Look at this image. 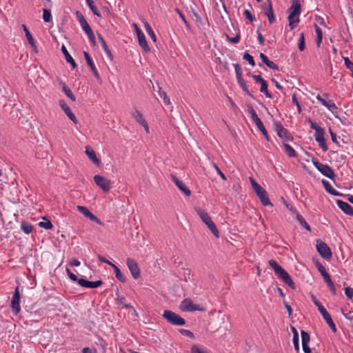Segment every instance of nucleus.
I'll use <instances>...</instances> for the list:
<instances>
[{
    "mask_svg": "<svg viewBox=\"0 0 353 353\" xmlns=\"http://www.w3.org/2000/svg\"><path fill=\"white\" fill-rule=\"evenodd\" d=\"M269 265L273 268L276 276L281 279L290 288L294 289L295 285L290 274L273 259L268 261Z\"/></svg>",
    "mask_w": 353,
    "mask_h": 353,
    "instance_id": "f257e3e1",
    "label": "nucleus"
},
{
    "mask_svg": "<svg viewBox=\"0 0 353 353\" xmlns=\"http://www.w3.org/2000/svg\"><path fill=\"white\" fill-rule=\"evenodd\" d=\"M247 108H248V112L251 115L252 121L256 124V125L257 126L258 129L261 132L263 135L265 137V139L268 141H270V137L268 136V132L265 130V127H264L261 120L258 117L256 111L254 110L252 105H250V104H248L247 105Z\"/></svg>",
    "mask_w": 353,
    "mask_h": 353,
    "instance_id": "f03ea898",
    "label": "nucleus"
},
{
    "mask_svg": "<svg viewBox=\"0 0 353 353\" xmlns=\"http://www.w3.org/2000/svg\"><path fill=\"white\" fill-rule=\"evenodd\" d=\"M162 316L171 325H184L185 324L184 319L171 310H164Z\"/></svg>",
    "mask_w": 353,
    "mask_h": 353,
    "instance_id": "7ed1b4c3",
    "label": "nucleus"
},
{
    "mask_svg": "<svg viewBox=\"0 0 353 353\" xmlns=\"http://www.w3.org/2000/svg\"><path fill=\"white\" fill-rule=\"evenodd\" d=\"M233 66L235 70L236 80L239 86L248 95L254 98V96L249 91L246 83L243 79V72L241 65L238 63H234Z\"/></svg>",
    "mask_w": 353,
    "mask_h": 353,
    "instance_id": "20e7f679",
    "label": "nucleus"
},
{
    "mask_svg": "<svg viewBox=\"0 0 353 353\" xmlns=\"http://www.w3.org/2000/svg\"><path fill=\"white\" fill-rule=\"evenodd\" d=\"M313 165L314 167L325 176L334 179L335 174L334 170L327 165L323 164L316 159L312 160Z\"/></svg>",
    "mask_w": 353,
    "mask_h": 353,
    "instance_id": "39448f33",
    "label": "nucleus"
},
{
    "mask_svg": "<svg viewBox=\"0 0 353 353\" xmlns=\"http://www.w3.org/2000/svg\"><path fill=\"white\" fill-rule=\"evenodd\" d=\"M274 127L278 137L283 141H289L293 139L288 130L283 128L280 122L275 121L274 123Z\"/></svg>",
    "mask_w": 353,
    "mask_h": 353,
    "instance_id": "423d86ee",
    "label": "nucleus"
},
{
    "mask_svg": "<svg viewBox=\"0 0 353 353\" xmlns=\"http://www.w3.org/2000/svg\"><path fill=\"white\" fill-rule=\"evenodd\" d=\"M180 309L183 312L203 311L204 308L200 305L194 304L190 299H185L181 301Z\"/></svg>",
    "mask_w": 353,
    "mask_h": 353,
    "instance_id": "0eeeda50",
    "label": "nucleus"
},
{
    "mask_svg": "<svg viewBox=\"0 0 353 353\" xmlns=\"http://www.w3.org/2000/svg\"><path fill=\"white\" fill-rule=\"evenodd\" d=\"M316 250L323 259L329 260L332 258V254L330 248L321 240L316 241Z\"/></svg>",
    "mask_w": 353,
    "mask_h": 353,
    "instance_id": "6e6552de",
    "label": "nucleus"
},
{
    "mask_svg": "<svg viewBox=\"0 0 353 353\" xmlns=\"http://www.w3.org/2000/svg\"><path fill=\"white\" fill-rule=\"evenodd\" d=\"M262 9L264 14L268 17L270 24H272L276 21V17L272 8L271 0H265L262 5Z\"/></svg>",
    "mask_w": 353,
    "mask_h": 353,
    "instance_id": "1a4fd4ad",
    "label": "nucleus"
},
{
    "mask_svg": "<svg viewBox=\"0 0 353 353\" xmlns=\"http://www.w3.org/2000/svg\"><path fill=\"white\" fill-rule=\"evenodd\" d=\"M132 26L137 33L139 46L145 52H150V48L149 47V46L148 44L145 37L144 34L142 32L141 30L138 27V26L135 23H134L132 24Z\"/></svg>",
    "mask_w": 353,
    "mask_h": 353,
    "instance_id": "9d476101",
    "label": "nucleus"
},
{
    "mask_svg": "<svg viewBox=\"0 0 353 353\" xmlns=\"http://www.w3.org/2000/svg\"><path fill=\"white\" fill-rule=\"evenodd\" d=\"M12 311L14 314H17L20 310V293L19 288L17 286L14 292L12 301H11Z\"/></svg>",
    "mask_w": 353,
    "mask_h": 353,
    "instance_id": "9b49d317",
    "label": "nucleus"
},
{
    "mask_svg": "<svg viewBox=\"0 0 353 353\" xmlns=\"http://www.w3.org/2000/svg\"><path fill=\"white\" fill-rule=\"evenodd\" d=\"M94 181L97 185L100 187L103 192H108L111 189L110 181L100 175H95Z\"/></svg>",
    "mask_w": 353,
    "mask_h": 353,
    "instance_id": "f8f14e48",
    "label": "nucleus"
},
{
    "mask_svg": "<svg viewBox=\"0 0 353 353\" xmlns=\"http://www.w3.org/2000/svg\"><path fill=\"white\" fill-rule=\"evenodd\" d=\"M127 266L130 271L132 277L137 279L140 277V269L137 261L131 258H128L126 260Z\"/></svg>",
    "mask_w": 353,
    "mask_h": 353,
    "instance_id": "ddd939ff",
    "label": "nucleus"
},
{
    "mask_svg": "<svg viewBox=\"0 0 353 353\" xmlns=\"http://www.w3.org/2000/svg\"><path fill=\"white\" fill-rule=\"evenodd\" d=\"M288 19L299 18L301 12V3L299 0H292V5L289 8Z\"/></svg>",
    "mask_w": 353,
    "mask_h": 353,
    "instance_id": "4468645a",
    "label": "nucleus"
},
{
    "mask_svg": "<svg viewBox=\"0 0 353 353\" xmlns=\"http://www.w3.org/2000/svg\"><path fill=\"white\" fill-rule=\"evenodd\" d=\"M171 179L177 186V188L183 192L185 195L189 196L191 194L190 190L185 185V183L179 180L175 175L171 174Z\"/></svg>",
    "mask_w": 353,
    "mask_h": 353,
    "instance_id": "2eb2a0df",
    "label": "nucleus"
},
{
    "mask_svg": "<svg viewBox=\"0 0 353 353\" xmlns=\"http://www.w3.org/2000/svg\"><path fill=\"white\" fill-rule=\"evenodd\" d=\"M59 106L61 108L65 114L68 116V117L74 123H77V119L75 115L72 113L69 106L67 105L64 100H60L59 101Z\"/></svg>",
    "mask_w": 353,
    "mask_h": 353,
    "instance_id": "dca6fc26",
    "label": "nucleus"
},
{
    "mask_svg": "<svg viewBox=\"0 0 353 353\" xmlns=\"http://www.w3.org/2000/svg\"><path fill=\"white\" fill-rule=\"evenodd\" d=\"M301 335L302 340V347L304 353H311V349L309 347V343L310 341V334L307 332L301 330Z\"/></svg>",
    "mask_w": 353,
    "mask_h": 353,
    "instance_id": "f3484780",
    "label": "nucleus"
},
{
    "mask_svg": "<svg viewBox=\"0 0 353 353\" xmlns=\"http://www.w3.org/2000/svg\"><path fill=\"white\" fill-rule=\"evenodd\" d=\"M255 193L256 194L261 203L264 206H272V203L270 201V199L268 198V193L263 188H261L259 190H257Z\"/></svg>",
    "mask_w": 353,
    "mask_h": 353,
    "instance_id": "a211bd4d",
    "label": "nucleus"
},
{
    "mask_svg": "<svg viewBox=\"0 0 353 353\" xmlns=\"http://www.w3.org/2000/svg\"><path fill=\"white\" fill-rule=\"evenodd\" d=\"M85 152L86 155L88 157L89 159L97 166H99L101 165V161L97 158L96 152L92 148L91 146L87 145L85 146Z\"/></svg>",
    "mask_w": 353,
    "mask_h": 353,
    "instance_id": "6ab92c4d",
    "label": "nucleus"
},
{
    "mask_svg": "<svg viewBox=\"0 0 353 353\" xmlns=\"http://www.w3.org/2000/svg\"><path fill=\"white\" fill-rule=\"evenodd\" d=\"M324 134H325V132L323 130L319 132L315 133L314 137H315V140L316 142L319 143L320 148L323 150V152H326L328 148L326 145L325 139L324 138Z\"/></svg>",
    "mask_w": 353,
    "mask_h": 353,
    "instance_id": "aec40b11",
    "label": "nucleus"
},
{
    "mask_svg": "<svg viewBox=\"0 0 353 353\" xmlns=\"http://www.w3.org/2000/svg\"><path fill=\"white\" fill-rule=\"evenodd\" d=\"M338 207L346 214L353 216V208L347 202L341 200H337Z\"/></svg>",
    "mask_w": 353,
    "mask_h": 353,
    "instance_id": "412c9836",
    "label": "nucleus"
},
{
    "mask_svg": "<svg viewBox=\"0 0 353 353\" xmlns=\"http://www.w3.org/2000/svg\"><path fill=\"white\" fill-rule=\"evenodd\" d=\"M81 26L82 29L84 30V32H85V34L88 35L90 41L92 43V44L95 46V44H96L95 37H94V32H93L92 28H90V26H89L88 22L86 21L85 23H83L82 24H81Z\"/></svg>",
    "mask_w": 353,
    "mask_h": 353,
    "instance_id": "4be33fe9",
    "label": "nucleus"
},
{
    "mask_svg": "<svg viewBox=\"0 0 353 353\" xmlns=\"http://www.w3.org/2000/svg\"><path fill=\"white\" fill-rule=\"evenodd\" d=\"M83 55H84V57H85V59L86 60V62L88 63V65L90 66V68H91L94 77L98 79H101V77H100V75L89 54V53L88 52H85L84 51L83 52Z\"/></svg>",
    "mask_w": 353,
    "mask_h": 353,
    "instance_id": "5701e85b",
    "label": "nucleus"
},
{
    "mask_svg": "<svg viewBox=\"0 0 353 353\" xmlns=\"http://www.w3.org/2000/svg\"><path fill=\"white\" fill-rule=\"evenodd\" d=\"M22 27H23V31L25 32L26 37L28 41L29 44L30 45V46L32 48V50H34V52L35 53H37L38 50L36 46V44H35V42H34L32 35L31 34V33L30 32V31L28 30V29L27 28L26 25H24V24L22 25Z\"/></svg>",
    "mask_w": 353,
    "mask_h": 353,
    "instance_id": "b1692460",
    "label": "nucleus"
},
{
    "mask_svg": "<svg viewBox=\"0 0 353 353\" xmlns=\"http://www.w3.org/2000/svg\"><path fill=\"white\" fill-rule=\"evenodd\" d=\"M322 184L325 189V190L332 195L334 196H342V194L335 189L331 185V184L326 180H322Z\"/></svg>",
    "mask_w": 353,
    "mask_h": 353,
    "instance_id": "393cba45",
    "label": "nucleus"
},
{
    "mask_svg": "<svg viewBox=\"0 0 353 353\" xmlns=\"http://www.w3.org/2000/svg\"><path fill=\"white\" fill-rule=\"evenodd\" d=\"M61 51L65 56L66 61L71 64L72 68H75L77 67V64H76L74 60L73 59V58L69 54L65 46L63 45L61 46Z\"/></svg>",
    "mask_w": 353,
    "mask_h": 353,
    "instance_id": "a878e982",
    "label": "nucleus"
},
{
    "mask_svg": "<svg viewBox=\"0 0 353 353\" xmlns=\"http://www.w3.org/2000/svg\"><path fill=\"white\" fill-rule=\"evenodd\" d=\"M99 41H100L101 45V47L103 49L105 54L107 55V57L110 60H112L113 59V55L111 53L110 50L108 48V45L106 44L105 40L103 39V38L102 37V36L101 34H99Z\"/></svg>",
    "mask_w": 353,
    "mask_h": 353,
    "instance_id": "bb28decb",
    "label": "nucleus"
},
{
    "mask_svg": "<svg viewBox=\"0 0 353 353\" xmlns=\"http://www.w3.org/2000/svg\"><path fill=\"white\" fill-rule=\"evenodd\" d=\"M323 318L326 321L329 327L331 328L333 332L336 333L337 331L336 327L332 321V319L330 314L327 312L325 315L323 316Z\"/></svg>",
    "mask_w": 353,
    "mask_h": 353,
    "instance_id": "cd10ccee",
    "label": "nucleus"
},
{
    "mask_svg": "<svg viewBox=\"0 0 353 353\" xmlns=\"http://www.w3.org/2000/svg\"><path fill=\"white\" fill-rule=\"evenodd\" d=\"M112 267L114 269V272L115 274L116 278L121 283H125L126 282V278L123 274L121 273L120 269L114 264L112 265Z\"/></svg>",
    "mask_w": 353,
    "mask_h": 353,
    "instance_id": "c85d7f7f",
    "label": "nucleus"
},
{
    "mask_svg": "<svg viewBox=\"0 0 353 353\" xmlns=\"http://www.w3.org/2000/svg\"><path fill=\"white\" fill-rule=\"evenodd\" d=\"M205 224L208 226V228L210 230V231L216 238L219 236V230L216 228L214 223L212 221V219H209L208 221L205 223Z\"/></svg>",
    "mask_w": 353,
    "mask_h": 353,
    "instance_id": "c756f323",
    "label": "nucleus"
},
{
    "mask_svg": "<svg viewBox=\"0 0 353 353\" xmlns=\"http://www.w3.org/2000/svg\"><path fill=\"white\" fill-rule=\"evenodd\" d=\"M132 116L136 120V121L137 123H139L140 125H141L142 123H143L145 121V120L143 118V116L142 113L139 110H138L137 109H135L132 112Z\"/></svg>",
    "mask_w": 353,
    "mask_h": 353,
    "instance_id": "7c9ffc66",
    "label": "nucleus"
},
{
    "mask_svg": "<svg viewBox=\"0 0 353 353\" xmlns=\"http://www.w3.org/2000/svg\"><path fill=\"white\" fill-rule=\"evenodd\" d=\"M196 212L204 223H206L207 221H208V220L211 219V217L210 216L208 213L207 212H205L204 210L198 208V209H196Z\"/></svg>",
    "mask_w": 353,
    "mask_h": 353,
    "instance_id": "2f4dec72",
    "label": "nucleus"
},
{
    "mask_svg": "<svg viewBox=\"0 0 353 353\" xmlns=\"http://www.w3.org/2000/svg\"><path fill=\"white\" fill-rule=\"evenodd\" d=\"M312 300L314 305L318 307V310L322 316L325 315L326 313H327V311L326 309L321 305V303L317 300V299L314 296L312 295Z\"/></svg>",
    "mask_w": 353,
    "mask_h": 353,
    "instance_id": "473e14b6",
    "label": "nucleus"
},
{
    "mask_svg": "<svg viewBox=\"0 0 353 353\" xmlns=\"http://www.w3.org/2000/svg\"><path fill=\"white\" fill-rule=\"evenodd\" d=\"M61 85L62 86V90L64 92V93L65 94V95L68 98H70L72 101H76V97L73 94V93L71 91V90L69 88L67 87V85H65V83L61 82Z\"/></svg>",
    "mask_w": 353,
    "mask_h": 353,
    "instance_id": "72a5a7b5",
    "label": "nucleus"
},
{
    "mask_svg": "<svg viewBox=\"0 0 353 353\" xmlns=\"http://www.w3.org/2000/svg\"><path fill=\"white\" fill-rule=\"evenodd\" d=\"M21 229L24 233L29 234L32 232L33 226L27 221H22L21 223Z\"/></svg>",
    "mask_w": 353,
    "mask_h": 353,
    "instance_id": "f704fd0d",
    "label": "nucleus"
},
{
    "mask_svg": "<svg viewBox=\"0 0 353 353\" xmlns=\"http://www.w3.org/2000/svg\"><path fill=\"white\" fill-rule=\"evenodd\" d=\"M86 1V3L88 6V7L90 8V9L92 10V13L99 17H101V15L99 12V11L98 10L96 5L94 4V2L93 0H85Z\"/></svg>",
    "mask_w": 353,
    "mask_h": 353,
    "instance_id": "c9c22d12",
    "label": "nucleus"
},
{
    "mask_svg": "<svg viewBox=\"0 0 353 353\" xmlns=\"http://www.w3.org/2000/svg\"><path fill=\"white\" fill-rule=\"evenodd\" d=\"M144 28L145 29V31L150 36V37L152 39V41L154 42H156V41H157L156 35H155L154 31L152 30L150 25L148 23V22H147V21L144 22Z\"/></svg>",
    "mask_w": 353,
    "mask_h": 353,
    "instance_id": "e433bc0d",
    "label": "nucleus"
},
{
    "mask_svg": "<svg viewBox=\"0 0 353 353\" xmlns=\"http://www.w3.org/2000/svg\"><path fill=\"white\" fill-rule=\"evenodd\" d=\"M283 148L285 153L290 157H296V154L294 148L290 145L288 143H283Z\"/></svg>",
    "mask_w": 353,
    "mask_h": 353,
    "instance_id": "4c0bfd02",
    "label": "nucleus"
},
{
    "mask_svg": "<svg viewBox=\"0 0 353 353\" xmlns=\"http://www.w3.org/2000/svg\"><path fill=\"white\" fill-rule=\"evenodd\" d=\"M116 295L117 296L116 299V303L117 304L122 305L123 307L125 308H133V307L130 304H127L125 303V299L124 296L119 295L118 293H117Z\"/></svg>",
    "mask_w": 353,
    "mask_h": 353,
    "instance_id": "58836bf2",
    "label": "nucleus"
},
{
    "mask_svg": "<svg viewBox=\"0 0 353 353\" xmlns=\"http://www.w3.org/2000/svg\"><path fill=\"white\" fill-rule=\"evenodd\" d=\"M261 83V88H260V91L263 93L266 97L268 98H271L272 97V95L271 94L268 92V83L266 81H262Z\"/></svg>",
    "mask_w": 353,
    "mask_h": 353,
    "instance_id": "ea45409f",
    "label": "nucleus"
},
{
    "mask_svg": "<svg viewBox=\"0 0 353 353\" xmlns=\"http://www.w3.org/2000/svg\"><path fill=\"white\" fill-rule=\"evenodd\" d=\"M324 280H325V282L326 283L327 287L329 288V289L330 290V291L332 292V293L333 294H336V288L334 287V285L330 278V276L328 275L325 277L323 278Z\"/></svg>",
    "mask_w": 353,
    "mask_h": 353,
    "instance_id": "a19ab883",
    "label": "nucleus"
},
{
    "mask_svg": "<svg viewBox=\"0 0 353 353\" xmlns=\"http://www.w3.org/2000/svg\"><path fill=\"white\" fill-rule=\"evenodd\" d=\"M296 219H297L298 221L299 222L300 225L303 228H304L307 231L311 230L310 226L309 225V224L306 222L305 219L301 214H298L296 215Z\"/></svg>",
    "mask_w": 353,
    "mask_h": 353,
    "instance_id": "79ce46f5",
    "label": "nucleus"
},
{
    "mask_svg": "<svg viewBox=\"0 0 353 353\" xmlns=\"http://www.w3.org/2000/svg\"><path fill=\"white\" fill-rule=\"evenodd\" d=\"M298 48L300 51H303L305 48V37L304 33L301 32L298 41Z\"/></svg>",
    "mask_w": 353,
    "mask_h": 353,
    "instance_id": "37998d69",
    "label": "nucleus"
},
{
    "mask_svg": "<svg viewBox=\"0 0 353 353\" xmlns=\"http://www.w3.org/2000/svg\"><path fill=\"white\" fill-rule=\"evenodd\" d=\"M323 105L326 107L331 112L337 110V107H336V104L332 100H330V101L326 100L325 101V103Z\"/></svg>",
    "mask_w": 353,
    "mask_h": 353,
    "instance_id": "c03bdc74",
    "label": "nucleus"
},
{
    "mask_svg": "<svg viewBox=\"0 0 353 353\" xmlns=\"http://www.w3.org/2000/svg\"><path fill=\"white\" fill-rule=\"evenodd\" d=\"M315 32L316 34V43L319 46L322 41L323 34L321 29L317 25H315Z\"/></svg>",
    "mask_w": 353,
    "mask_h": 353,
    "instance_id": "a18cd8bd",
    "label": "nucleus"
},
{
    "mask_svg": "<svg viewBox=\"0 0 353 353\" xmlns=\"http://www.w3.org/2000/svg\"><path fill=\"white\" fill-rule=\"evenodd\" d=\"M45 221H41L39 223V227L44 228L46 230H50L52 229L53 227L52 223L46 219H44Z\"/></svg>",
    "mask_w": 353,
    "mask_h": 353,
    "instance_id": "49530a36",
    "label": "nucleus"
},
{
    "mask_svg": "<svg viewBox=\"0 0 353 353\" xmlns=\"http://www.w3.org/2000/svg\"><path fill=\"white\" fill-rule=\"evenodd\" d=\"M319 272L321 273V276L324 278L328 275H330L327 272H326V270L325 268V267L320 263H317L316 265Z\"/></svg>",
    "mask_w": 353,
    "mask_h": 353,
    "instance_id": "de8ad7c7",
    "label": "nucleus"
},
{
    "mask_svg": "<svg viewBox=\"0 0 353 353\" xmlns=\"http://www.w3.org/2000/svg\"><path fill=\"white\" fill-rule=\"evenodd\" d=\"M343 60L345 66L350 70L351 77L353 78V63L350 60L348 57H343Z\"/></svg>",
    "mask_w": 353,
    "mask_h": 353,
    "instance_id": "09e8293b",
    "label": "nucleus"
},
{
    "mask_svg": "<svg viewBox=\"0 0 353 353\" xmlns=\"http://www.w3.org/2000/svg\"><path fill=\"white\" fill-rule=\"evenodd\" d=\"M43 19L45 22H50L52 20L51 12L49 10H43Z\"/></svg>",
    "mask_w": 353,
    "mask_h": 353,
    "instance_id": "8fccbe9b",
    "label": "nucleus"
},
{
    "mask_svg": "<svg viewBox=\"0 0 353 353\" xmlns=\"http://www.w3.org/2000/svg\"><path fill=\"white\" fill-rule=\"evenodd\" d=\"M308 122L310 123V128L316 131L315 133H317V132H319L323 130V129L322 128L319 126L316 122L312 121L310 119H308Z\"/></svg>",
    "mask_w": 353,
    "mask_h": 353,
    "instance_id": "3c124183",
    "label": "nucleus"
},
{
    "mask_svg": "<svg viewBox=\"0 0 353 353\" xmlns=\"http://www.w3.org/2000/svg\"><path fill=\"white\" fill-rule=\"evenodd\" d=\"M77 208L78 211L80 213H81L82 214H83L85 217H87L90 214V212H91L88 210V208L85 207V206L77 205Z\"/></svg>",
    "mask_w": 353,
    "mask_h": 353,
    "instance_id": "603ef678",
    "label": "nucleus"
},
{
    "mask_svg": "<svg viewBox=\"0 0 353 353\" xmlns=\"http://www.w3.org/2000/svg\"><path fill=\"white\" fill-rule=\"evenodd\" d=\"M243 59L246 60L252 66L255 65L254 58L249 53L245 52L243 54Z\"/></svg>",
    "mask_w": 353,
    "mask_h": 353,
    "instance_id": "864d4df0",
    "label": "nucleus"
},
{
    "mask_svg": "<svg viewBox=\"0 0 353 353\" xmlns=\"http://www.w3.org/2000/svg\"><path fill=\"white\" fill-rule=\"evenodd\" d=\"M289 21V28L290 30H294L296 26V23L299 22V18H294V19H288Z\"/></svg>",
    "mask_w": 353,
    "mask_h": 353,
    "instance_id": "5fc2aeb1",
    "label": "nucleus"
},
{
    "mask_svg": "<svg viewBox=\"0 0 353 353\" xmlns=\"http://www.w3.org/2000/svg\"><path fill=\"white\" fill-rule=\"evenodd\" d=\"M240 32H238L236 34V36L234 37H230L228 34H226V38L227 39L232 43H237L239 42L240 41Z\"/></svg>",
    "mask_w": 353,
    "mask_h": 353,
    "instance_id": "6e6d98bb",
    "label": "nucleus"
},
{
    "mask_svg": "<svg viewBox=\"0 0 353 353\" xmlns=\"http://www.w3.org/2000/svg\"><path fill=\"white\" fill-rule=\"evenodd\" d=\"M103 282L101 280L96 281H88V288H97L102 285Z\"/></svg>",
    "mask_w": 353,
    "mask_h": 353,
    "instance_id": "4d7b16f0",
    "label": "nucleus"
},
{
    "mask_svg": "<svg viewBox=\"0 0 353 353\" xmlns=\"http://www.w3.org/2000/svg\"><path fill=\"white\" fill-rule=\"evenodd\" d=\"M87 218L89 219L90 221H94L100 225H103V222L99 219H98L94 214H93L92 212H90V214L87 216Z\"/></svg>",
    "mask_w": 353,
    "mask_h": 353,
    "instance_id": "13d9d810",
    "label": "nucleus"
},
{
    "mask_svg": "<svg viewBox=\"0 0 353 353\" xmlns=\"http://www.w3.org/2000/svg\"><path fill=\"white\" fill-rule=\"evenodd\" d=\"M261 26H259L258 27V29L256 30L257 33V39L261 45H263L265 43V39L263 38L261 32Z\"/></svg>",
    "mask_w": 353,
    "mask_h": 353,
    "instance_id": "bf43d9fd",
    "label": "nucleus"
},
{
    "mask_svg": "<svg viewBox=\"0 0 353 353\" xmlns=\"http://www.w3.org/2000/svg\"><path fill=\"white\" fill-rule=\"evenodd\" d=\"M179 332L182 334V335H184V336H188L190 338H194V334L188 330H185V329H180L179 330Z\"/></svg>",
    "mask_w": 353,
    "mask_h": 353,
    "instance_id": "052dcab7",
    "label": "nucleus"
},
{
    "mask_svg": "<svg viewBox=\"0 0 353 353\" xmlns=\"http://www.w3.org/2000/svg\"><path fill=\"white\" fill-rule=\"evenodd\" d=\"M243 16L250 21H253L255 20V17L252 14L251 12L248 10H244Z\"/></svg>",
    "mask_w": 353,
    "mask_h": 353,
    "instance_id": "680f3d73",
    "label": "nucleus"
},
{
    "mask_svg": "<svg viewBox=\"0 0 353 353\" xmlns=\"http://www.w3.org/2000/svg\"><path fill=\"white\" fill-rule=\"evenodd\" d=\"M292 341H293L295 350L297 352H299V337L296 336V334H295V336H293Z\"/></svg>",
    "mask_w": 353,
    "mask_h": 353,
    "instance_id": "e2e57ef3",
    "label": "nucleus"
},
{
    "mask_svg": "<svg viewBox=\"0 0 353 353\" xmlns=\"http://www.w3.org/2000/svg\"><path fill=\"white\" fill-rule=\"evenodd\" d=\"M341 311H342L343 315L344 316V317L346 319L350 320V321H353V310L349 311L348 312H345L344 310L342 308Z\"/></svg>",
    "mask_w": 353,
    "mask_h": 353,
    "instance_id": "0e129e2a",
    "label": "nucleus"
},
{
    "mask_svg": "<svg viewBox=\"0 0 353 353\" xmlns=\"http://www.w3.org/2000/svg\"><path fill=\"white\" fill-rule=\"evenodd\" d=\"M75 14H76V17H77V20L79 22L80 25L82 24L83 23H85L87 21L80 11H77Z\"/></svg>",
    "mask_w": 353,
    "mask_h": 353,
    "instance_id": "69168bd1",
    "label": "nucleus"
},
{
    "mask_svg": "<svg viewBox=\"0 0 353 353\" xmlns=\"http://www.w3.org/2000/svg\"><path fill=\"white\" fill-rule=\"evenodd\" d=\"M191 353H207L201 349L198 345H193L191 347Z\"/></svg>",
    "mask_w": 353,
    "mask_h": 353,
    "instance_id": "338daca9",
    "label": "nucleus"
},
{
    "mask_svg": "<svg viewBox=\"0 0 353 353\" xmlns=\"http://www.w3.org/2000/svg\"><path fill=\"white\" fill-rule=\"evenodd\" d=\"M345 294L348 299H352L353 297V288L350 287L345 288Z\"/></svg>",
    "mask_w": 353,
    "mask_h": 353,
    "instance_id": "774afa93",
    "label": "nucleus"
}]
</instances>
